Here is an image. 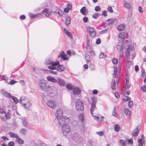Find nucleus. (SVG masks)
I'll return each mask as SVG.
<instances>
[{
    "instance_id": "nucleus-40",
    "label": "nucleus",
    "mask_w": 146,
    "mask_h": 146,
    "mask_svg": "<svg viewBox=\"0 0 146 146\" xmlns=\"http://www.w3.org/2000/svg\"><path fill=\"white\" fill-rule=\"evenodd\" d=\"M120 129V127L118 124L114 126V130L116 132H118Z\"/></svg>"
},
{
    "instance_id": "nucleus-4",
    "label": "nucleus",
    "mask_w": 146,
    "mask_h": 146,
    "mask_svg": "<svg viewBox=\"0 0 146 146\" xmlns=\"http://www.w3.org/2000/svg\"><path fill=\"white\" fill-rule=\"evenodd\" d=\"M58 121L59 125L62 127V126L67 125L70 122V119L66 116L61 117L60 119H57Z\"/></svg>"
},
{
    "instance_id": "nucleus-57",
    "label": "nucleus",
    "mask_w": 146,
    "mask_h": 146,
    "mask_svg": "<svg viewBox=\"0 0 146 146\" xmlns=\"http://www.w3.org/2000/svg\"><path fill=\"white\" fill-rule=\"evenodd\" d=\"M95 10L96 11H99L101 10V8L99 6H97L95 7Z\"/></svg>"
},
{
    "instance_id": "nucleus-58",
    "label": "nucleus",
    "mask_w": 146,
    "mask_h": 146,
    "mask_svg": "<svg viewBox=\"0 0 146 146\" xmlns=\"http://www.w3.org/2000/svg\"><path fill=\"white\" fill-rule=\"evenodd\" d=\"M118 60L117 59L114 58L112 60V62L113 63L115 64H117L118 63Z\"/></svg>"
},
{
    "instance_id": "nucleus-48",
    "label": "nucleus",
    "mask_w": 146,
    "mask_h": 146,
    "mask_svg": "<svg viewBox=\"0 0 146 146\" xmlns=\"http://www.w3.org/2000/svg\"><path fill=\"white\" fill-rule=\"evenodd\" d=\"M131 100V98L127 96H125V98L123 99V100L125 102L127 101H128L130 100Z\"/></svg>"
},
{
    "instance_id": "nucleus-20",
    "label": "nucleus",
    "mask_w": 146,
    "mask_h": 146,
    "mask_svg": "<svg viewBox=\"0 0 146 146\" xmlns=\"http://www.w3.org/2000/svg\"><path fill=\"white\" fill-rule=\"evenodd\" d=\"M45 63L47 65H54L56 64L55 62H53L51 59H46L45 61Z\"/></svg>"
},
{
    "instance_id": "nucleus-29",
    "label": "nucleus",
    "mask_w": 146,
    "mask_h": 146,
    "mask_svg": "<svg viewBox=\"0 0 146 146\" xmlns=\"http://www.w3.org/2000/svg\"><path fill=\"white\" fill-rule=\"evenodd\" d=\"M79 120L83 123L84 121V114L83 113H80L79 114L78 116Z\"/></svg>"
},
{
    "instance_id": "nucleus-6",
    "label": "nucleus",
    "mask_w": 146,
    "mask_h": 146,
    "mask_svg": "<svg viewBox=\"0 0 146 146\" xmlns=\"http://www.w3.org/2000/svg\"><path fill=\"white\" fill-rule=\"evenodd\" d=\"M62 131L63 135L66 136L71 130L70 127L68 124L62 126Z\"/></svg>"
},
{
    "instance_id": "nucleus-3",
    "label": "nucleus",
    "mask_w": 146,
    "mask_h": 146,
    "mask_svg": "<svg viewBox=\"0 0 146 146\" xmlns=\"http://www.w3.org/2000/svg\"><path fill=\"white\" fill-rule=\"evenodd\" d=\"M19 103L23 105L25 108H28L30 105V103L28 99L25 96H22L20 98Z\"/></svg>"
},
{
    "instance_id": "nucleus-52",
    "label": "nucleus",
    "mask_w": 146,
    "mask_h": 146,
    "mask_svg": "<svg viewBox=\"0 0 146 146\" xmlns=\"http://www.w3.org/2000/svg\"><path fill=\"white\" fill-rule=\"evenodd\" d=\"M89 39H87L86 41L87 46L86 49L88 50V49L89 48Z\"/></svg>"
},
{
    "instance_id": "nucleus-27",
    "label": "nucleus",
    "mask_w": 146,
    "mask_h": 146,
    "mask_svg": "<svg viewBox=\"0 0 146 146\" xmlns=\"http://www.w3.org/2000/svg\"><path fill=\"white\" fill-rule=\"evenodd\" d=\"M16 141L17 142L19 143L20 144H22L24 143V141L21 138H17L15 139Z\"/></svg>"
},
{
    "instance_id": "nucleus-8",
    "label": "nucleus",
    "mask_w": 146,
    "mask_h": 146,
    "mask_svg": "<svg viewBox=\"0 0 146 146\" xmlns=\"http://www.w3.org/2000/svg\"><path fill=\"white\" fill-rule=\"evenodd\" d=\"M72 139L76 143L80 142L82 140V138L77 133H75L72 134Z\"/></svg>"
},
{
    "instance_id": "nucleus-32",
    "label": "nucleus",
    "mask_w": 146,
    "mask_h": 146,
    "mask_svg": "<svg viewBox=\"0 0 146 146\" xmlns=\"http://www.w3.org/2000/svg\"><path fill=\"white\" fill-rule=\"evenodd\" d=\"M9 136L12 138H17L18 137V136L17 135H16L13 132H10L9 133Z\"/></svg>"
},
{
    "instance_id": "nucleus-15",
    "label": "nucleus",
    "mask_w": 146,
    "mask_h": 146,
    "mask_svg": "<svg viewBox=\"0 0 146 146\" xmlns=\"http://www.w3.org/2000/svg\"><path fill=\"white\" fill-rule=\"evenodd\" d=\"M1 93L3 95L7 98H10L11 97V94L5 90H2L1 91Z\"/></svg>"
},
{
    "instance_id": "nucleus-13",
    "label": "nucleus",
    "mask_w": 146,
    "mask_h": 146,
    "mask_svg": "<svg viewBox=\"0 0 146 146\" xmlns=\"http://www.w3.org/2000/svg\"><path fill=\"white\" fill-rule=\"evenodd\" d=\"M56 83H57L60 86H64L65 85V82L60 77L58 78L56 80Z\"/></svg>"
},
{
    "instance_id": "nucleus-22",
    "label": "nucleus",
    "mask_w": 146,
    "mask_h": 146,
    "mask_svg": "<svg viewBox=\"0 0 146 146\" xmlns=\"http://www.w3.org/2000/svg\"><path fill=\"white\" fill-rule=\"evenodd\" d=\"M80 92V90L79 88L78 87H75L73 91V92L74 94L78 95H79Z\"/></svg>"
},
{
    "instance_id": "nucleus-50",
    "label": "nucleus",
    "mask_w": 146,
    "mask_h": 146,
    "mask_svg": "<svg viewBox=\"0 0 146 146\" xmlns=\"http://www.w3.org/2000/svg\"><path fill=\"white\" fill-rule=\"evenodd\" d=\"M15 145V144L13 141H10L7 144L8 146H14Z\"/></svg>"
},
{
    "instance_id": "nucleus-54",
    "label": "nucleus",
    "mask_w": 146,
    "mask_h": 146,
    "mask_svg": "<svg viewBox=\"0 0 146 146\" xmlns=\"http://www.w3.org/2000/svg\"><path fill=\"white\" fill-rule=\"evenodd\" d=\"M107 11L106 10H104L102 14L101 15L104 16L105 17H106L107 16Z\"/></svg>"
},
{
    "instance_id": "nucleus-11",
    "label": "nucleus",
    "mask_w": 146,
    "mask_h": 146,
    "mask_svg": "<svg viewBox=\"0 0 146 146\" xmlns=\"http://www.w3.org/2000/svg\"><path fill=\"white\" fill-rule=\"evenodd\" d=\"M63 114V110L61 109H58L56 111L55 115L57 119H60L62 117Z\"/></svg>"
},
{
    "instance_id": "nucleus-51",
    "label": "nucleus",
    "mask_w": 146,
    "mask_h": 146,
    "mask_svg": "<svg viewBox=\"0 0 146 146\" xmlns=\"http://www.w3.org/2000/svg\"><path fill=\"white\" fill-rule=\"evenodd\" d=\"M107 10L108 11L111 13L113 12V10L111 6H109L107 8Z\"/></svg>"
},
{
    "instance_id": "nucleus-10",
    "label": "nucleus",
    "mask_w": 146,
    "mask_h": 146,
    "mask_svg": "<svg viewBox=\"0 0 146 146\" xmlns=\"http://www.w3.org/2000/svg\"><path fill=\"white\" fill-rule=\"evenodd\" d=\"M47 84V81L45 80H41L39 82V87L42 91H43L44 89H45V88H44L45 87Z\"/></svg>"
},
{
    "instance_id": "nucleus-21",
    "label": "nucleus",
    "mask_w": 146,
    "mask_h": 146,
    "mask_svg": "<svg viewBox=\"0 0 146 146\" xmlns=\"http://www.w3.org/2000/svg\"><path fill=\"white\" fill-rule=\"evenodd\" d=\"M123 44H121V45H118L117 46V48L118 51H120V52L123 53L124 51H123L124 48Z\"/></svg>"
},
{
    "instance_id": "nucleus-59",
    "label": "nucleus",
    "mask_w": 146,
    "mask_h": 146,
    "mask_svg": "<svg viewBox=\"0 0 146 146\" xmlns=\"http://www.w3.org/2000/svg\"><path fill=\"white\" fill-rule=\"evenodd\" d=\"M119 142L122 144V145H123V146H125V141L121 139L120 140Z\"/></svg>"
},
{
    "instance_id": "nucleus-64",
    "label": "nucleus",
    "mask_w": 146,
    "mask_h": 146,
    "mask_svg": "<svg viewBox=\"0 0 146 146\" xmlns=\"http://www.w3.org/2000/svg\"><path fill=\"white\" fill-rule=\"evenodd\" d=\"M141 90L144 92H146V87L145 86H143L141 87Z\"/></svg>"
},
{
    "instance_id": "nucleus-18",
    "label": "nucleus",
    "mask_w": 146,
    "mask_h": 146,
    "mask_svg": "<svg viewBox=\"0 0 146 146\" xmlns=\"http://www.w3.org/2000/svg\"><path fill=\"white\" fill-rule=\"evenodd\" d=\"M47 80L53 83H56V80L54 78L50 76H48L46 77Z\"/></svg>"
},
{
    "instance_id": "nucleus-30",
    "label": "nucleus",
    "mask_w": 146,
    "mask_h": 146,
    "mask_svg": "<svg viewBox=\"0 0 146 146\" xmlns=\"http://www.w3.org/2000/svg\"><path fill=\"white\" fill-rule=\"evenodd\" d=\"M71 19L69 17H66L65 21V24L67 25L68 26L70 23Z\"/></svg>"
},
{
    "instance_id": "nucleus-43",
    "label": "nucleus",
    "mask_w": 146,
    "mask_h": 146,
    "mask_svg": "<svg viewBox=\"0 0 146 146\" xmlns=\"http://www.w3.org/2000/svg\"><path fill=\"white\" fill-rule=\"evenodd\" d=\"M118 36L119 38L122 39H124L125 38L124 34L123 33L119 34L118 35Z\"/></svg>"
},
{
    "instance_id": "nucleus-1",
    "label": "nucleus",
    "mask_w": 146,
    "mask_h": 146,
    "mask_svg": "<svg viewBox=\"0 0 146 146\" xmlns=\"http://www.w3.org/2000/svg\"><path fill=\"white\" fill-rule=\"evenodd\" d=\"M43 91L46 92L48 95L51 97H53L55 95L56 90L52 86H51L47 84L46 85Z\"/></svg>"
},
{
    "instance_id": "nucleus-23",
    "label": "nucleus",
    "mask_w": 146,
    "mask_h": 146,
    "mask_svg": "<svg viewBox=\"0 0 146 146\" xmlns=\"http://www.w3.org/2000/svg\"><path fill=\"white\" fill-rule=\"evenodd\" d=\"M64 31L67 36L70 37L71 39L73 38L72 35L71 33L68 31L65 28L64 29Z\"/></svg>"
},
{
    "instance_id": "nucleus-33",
    "label": "nucleus",
    "mask_w": 146,
    "mask_h": 146,
    "mask_svg": "<svg viewBox=\"0 0 146 146\" xmlns=\"http://www.w3.org/2000/svg\"><path fill=\"white\" fill-rule=\"evenodd\" d=\"M10 110H8V111L7 113H5V114H4L5 116L6 117V118L7 119H10L11 117V114L10 113Z\"/></svg>"
},
{
    "instance_id": "nucleus-14",
    "label": "nucleus",
    "mask_w": 146,
    "mask_h": 146,
    "mask_svg": "<svg viewBox=\"0 0 146 146\" xmlns=\"http://www.w3.org/2000/svg\"><path fill=\"white\" fill-rule=\"evenodd\" d=\"M58 57H61L64 60H68V59L69 57L66 56V55L65 54V53L63 51H62L58 55Z\"/></svg>"
},
{
    "instance_id": "nucleus-45",
    "label": "nucleus",
    "mask_w": 146,
    "mask_h": 146,
    "mask_svg": "<svg viewBox=\"0 0 146 146\" xmlns=\"http://www.w3.org/2000/svg\"><path fill=\"white\" fill-rule=\"evenodd\" d=\"M127 61L126 64V66L127 68H129L132 65V62L129 60H127Z\"/></svg>"
},
{
    "instance_id": "nucleus-39",
    "label": "nucleus",
    "mask_w": 146,
    "mask_h": 146,
    "mask_svg": "<svg viewBox=\"0 0 146 146\" xmlns=\"http://www.w3.org/2000/svg\"><path fill=\"white\" fill-rule=\"evenodd\" d=\"M145 140L144 139H138V142L141 145H143L145 143Z\"/></svg>"
},
{
    "instance_id": "nucleus-9",
    "label": "nucleus",
    "mask_w": 146,
    "mask_h": 146,
    "mask_svg": "<svg viewBox=\"0 0 146 146\" xmlns=\"http://www.w3.org/2000/svg\"><path fill=\"white\" fill-rule=\"evenodd\" d=\"M46 105L50 108H55L56 106V104L54 101L49 100L46 102Z\"/></svg>"
},
{
    "instance_id": "nucleus-62",
    "label": "nucleus",
    "mask_w": 146,
    "mask_h": 146,
    "mask_svg": "<svg viewBox=\"0 0 146 146\" xmlns=\"http://www.w3.org/2000/svg\"><path fill=\"white\" fill-rule=\"evenodd\" d=\"M101 42V40L100 38H98L96 40V43L98 44H100Z\"/></svg>"
},
{
    "instance_id": "nucleus-46",
    "label": "nucleus",
    "mask_w": 146,
    "mask_h": 146,
    "mask_svg": "<svg viewBox=\"0 0 146 146\" xmlns=\"http://www.w3.org/2000/svg\"><path fill=\"white\" fill-rule=\"evenodd\" d=\"M89 34L91 36L94 37L96 36V32L95 30L92 32L90 33Z\"/></svg>"
},
{
    "instance_id": "nucleus-55",
    "label": "nucleus",
    "mask_w": 146,
    "mask_h": 146,
    "mask_svg": "<svg viewBox=\"0 0 146 146\" xmlns=\"http://www.w3.org/2000/svg\"><path fill=\"white\" fill-rule=\"evenodd\" d=\"M90 68L92 70H94L95 69V67L94 64H91L90 66Z\"/></svg>"
},
{
    "instance_id": "nucleus-35",
    "label": "nucleus",
    "mask_w": 146,
    "mask_h": 146,
    "mask_svg": "<svg viewBox=\"0 0 146 146\" xmlns=\"http://www.w3.org/2000/svg\"><path fill=\"white\" fill-rule=\"evenodd\" d=\"M125 25L123 24H121L117 27V29L120 31L123 30L124 29Z\"/></svg>"
},
{
    "instance_id": "nucleus-12",
    "label": "nucleus",
    "mask_w": 146,
    "mask_h": 146,
    "mask_svg": "<svg viewBox=\"0 0 146 146\" xmlns=\"http://www.w3.org/2000/svg\"><path fill=\"white\" fill-rule=\"evenodd\" d=\"M117 20L115 18L110 19L106 21V23L108 25L111 24L116 25L117 23Z\"/></svg>"
},
{
    "instance_id": "nucleus-41",
    "label": "nucleus",
    "mask_w": 146,
    "mask_h": 146,
    "mask_svg": "<svg viewBox=\"0 0 146 146\" xmlns=\"http://www.w3.org/2000/svg\"><path fill=\"white\" fill-rule=\"evenodd\" d=\"M87 31L89 32V33L95 30L93 28L89 27L87 28Z\"/></svg>"
},
{
    "instance_id": "nucleus-2",
    "label": "nucleus",
    "mask_w": 146,
    "mask_h": 146,
    "mask_svg": "<svg viewBox=\"0 0 146 146\" xmlns=\"http://www.w3.org/2000/svg\"><path fill=\"white\" fill-rule=\"evenodd\" d=\"M92 102L90 103L91 105V108L90 110L91 114L93 115V112L94 113L97 114L98 113V109L96 107V104L97 102V100L94 98H92Z\"/></svg>"
},
{
    "instance_id": "nucleus-7",
    "label": "nucleus",
    "mask_w": 146,
    "mask_h": 146,
    "mask_svg": "<svg viewBox=\"0 0 146 146\" xmlns=\"http://www.w3.org/2000/svg\"><path fill=\"white\" fill-rule=\"evenodd\" d=\"M124 48L125 50V56L127 58V60H129L130 51L133 50H134V48L131 46L128 45L126 47H125Z\"/></svg>"
},
{
    "instance_id": "nucleus-31",
    "label": "nucleus",
    "mask_w": 146,
    "mask_h": 146,
    "mask_svg": "<svg viewBox=\"0 0 146 146\" xmlns=\"http://www.w3.org/2000/svg\"><path fill=\"white\" fill-rule=\"evenodd\" d=\"M86 7H83L80 10L81 13L84 15H86L85 11H86Z\"/></svg>"
},
{
    "instance_id": "nucleus-5",
    "label": "nucleus",
    "mask_w": 146,
    "mask_h": 146,
    "mask_svg": "<svg viewBox=\"0 0 146 146\" xmlns=\"http://www.w3.org/2000/svg\"><path fill=\"white\" fill-rule=\"evenodd\" d=\"M76 109L78 111H82L84 109V104L82 101L80 99H78L75 102Z\"/></svg>"
},
{
    "instance_id": "nucleus-36",
    "label": "nucleus",
    "mask_w": 146,
    "mask_h": 146,
    "mask_svg": "<svg viewBox=\"0 0 146 146\" xmlns=\"http://www.w3.org/2000/svg\"><path fill=\"white\" fill-rule=\"evenodd\" d=\"M66 87L68 90H72L74 86L72 84H67L66 86Z\"/></svg>"
},
{
    "instance_id": "nucleus-63",
    "label": "nucleus",
    "mask_w": 146,
    "mask_h": 146,
    "mask_svg": "<svg viewBox=\"0 0 146 146\" xmlns=\"http://www.w3.org/2000/svg\"><path fill=\"white\" fill-rule=\"evenodd\" d=\"M128 143L131 145H132L133 144V139L131 138L130 139L128 140Z\"/></svg>"
},
{
    "instance_id": "nucleus-17",
    "label": "nucleus",
    "mask_w": 146,
    "mask_h": 146,
    "mask_svg": "<svg viewBox=\"0 0 146 146\" xmlns=\"http://www.w3.org/2000/svg\"><path fill=\"white\" fill-rule=\"evenodd\" d=\"M139 127L137 126L135 129L133 131L132 135L133 137H136L139 133V130L138 129Z\"/></svg>"
},
{
    "instance_id": "nucleus-28",
    "label": "nucleus",
    "mask_w": 146,
    "mask_h": 146,
    "mask_svg": "<svg viewBox=\"0 0 146 146\" xmlns=\"http://www.w3.org/2000/svg\"><path fill=\"white\" fill-rule=\"evenodd\" d=\"M124 113L127 115L130 116L131 115V112L130 110H129L128 109L125 108L124 109Z\"/></svg>"
},
{
    "instance_id": "nucleus-42",
    "label": "nucleus",
    "mask_w": 146,
    "mask_h": 146,
    "mask_svg": "<svg viewBox=\"0 0 146 146\" xmlns=\"http://www.w3.org/2000/svg\"><path fill=\"white\" fill-rule=\"evenodd\" d=\"M100 16V15L97 13H95L92 15V17L94 19H97Z\"/></svg>"
},
{
    "instance_id": "nucleus-16",
    "label": "nucleus",
    "mask_w": 146,
    "mask_h": 146,
    "mask_svg": "<svg viewBox=\"0 0 146 146\" xmlns=\"http://www.w3.org/2000/svg\"><path fill=\"white\" fill-rule=\"evenodd\" d=\"M65 69V67L63 65H60L59 64L58 65L57 68L56 70L58 72H62Z\"/></svg>"
},
{
    "instance_id": "nucleus-37",
    "label": "nucleus",
    "mask_w": 146,
    "mask_h": 146,
    "mask_svg": "<svg viewBox=\"0 0 146 146\" xmlns=\"http://www.w3.org/2000/svg\"><path fill=\"white\" fill-rule=\"evenodd\" d=\"M123 5L124 7L127 9H130L131 7L129 3H127L126 2H123Z\"/></svg>"
},
{
    "instance_id": "nucleus-34",
    "label": "nucleus",
    "mask_w": 146,
    "mask_h": 146,
    "mask_svg": "<svg viewBox=\"0 0 146 146\" xmlns=\"http://www.w3.org/2000/svg\"><path fill=\"white\" fill-rule=\"evenodd\" d=\"M27 131V130L25 128H22L20 131V132L22 135H25Z\"/></svg>"
},
{
    "instance_id": "nucleus-53",
    "label": "nucleus",
    "mask_w": 146,
    "mask_h": 146,
    "mask_svg": "<svg viewBox=\"0 0 146 146\" xmlns=\"http://www.w3.org/2000/svg\"><path fill=\"white\" fill-rule=\"evenodd\" d=\"M133 105V102L132 101H130L128 102V106L129 107L131 108Z\"/></svg>"
},
{
    "instance_id": "nucleus-25",
    "label": "nucleus",
    "mask_w": 146,
    "mask_h": 146,
    "mask_svg": "<svg viewBox=\"0 0 146 146\" xmlns=\"http://www.w3.org/2000/svg\"><path fill=\"white\" fill-rule=\"evenodd\" d=\"M29 15L31 19H34V18H35L36 17H39L41 15V13H38V14H33L31 13H29Z\"/></svg>"
},
{
    "instance_id": "nucleus-38",
    "label": "nucleus",
    "mask_w": 146,
    "mask_h": 146,
    "mask_svg": "<svg viewBox=\"0 0 146 146\" xmlns=\"http://www.w3.org/2000/svg\"><path fill=\"white\" fill-rule=\"evenodd\" d=\"M11 98H12L15 104H17L19 102V100L16 97L14 96H11Z\"/></svg>"
},
{
    "instance_id": "nucleus-56",
    "label": "nucleus",
    "mask_w": 146,
    "mask_h": 146,
    "mask_svg": "<svg viewBox=\"0 0 146 146\" xmlns=\"http://www.w3.org/2000/svg\"><path fill=\"white\" fill-rule=\"evenodd\" d=\"M106 56V55L104 54L103 53H101L99 57L100 58H105Z\"/></svg>"
},
{
    "instance_id": "nucleus-47",
    "label": "nucleus",
    "mask_w": 146,
    "mask_h": 146,
    "mask_svg": "<svg viewBox=\"0 0 146 146\" xmlns=\"http://www.w3.org/2000/svg\"><path fill=\"white\" fill-rule=\"evenodd\" d=\"M85 58L86 61L88 62H89L90 61V57L89 55L88 54H86L85 55Z\"/></svg>"
},
{
    "instance_id": "nucleus-24",
    "label": "nucleus",
    "mask_w": 146,
    "mask_h": 146,
    "mask_svg": "<svg viewBox=\"0 0 146 146\" xmlns=\"http://www.w3.org/2000/svg\"><path fill=\"white\" fill-rule=\"evenodd\" d=\"M22 121L23 125L25 127H27L28 126L27 119L26 118H23Z\"/></svg>"
},
{
    "instance_id": "nucleus-26",
    "label": "nucleus",
    "mask_w": 146,
    "mask_h": 146,
    "mask_svg": "<svg viewBox=\"0 0 146 146\" xmlns=\"http://www.w3.org/2000/svg\"><path fill=\"white\" fill-rule=\"evenodd\" d=\"M111 87L113 90H116V83L115 80L113 79L111 84Z\"/></svg>"
},
{
    "instance_id": "nucleus-49",
    "label": "nucleus",
    "mask_w": 146,
    "mask_h": 146,
    "mask_svg": "<svg viewBox=\"0 0 146 146\" xmlns=\"http://www.w3.org/2000/svg\"><path fill=\"white\" fill-rule=\"evenodd\" d=\"M89 53L92 56H94L95 55V52L91 48L90 49Z\"/></svg>"
},
{
    "instance_id": "nucleus-19",
    "label": "nucleus",
    "mask_w": 146,
    "mask_h": 146,
    "mask_svg": "<svg viewBox=\"0 0 146 146\" xmlns=\"http://www.w3.org/2000/svg\"><path fill=\"white\" fill-rule=\"evenodd\" d=\"M56 64L54 65L51 64L52 66H49L48 67V68L51 70H55L56 69V66L58 65L59 63L58 61H55Z\"/></svg>"
},
{
    "instance_id": "nucleus-60",
    "label": "nucleus",
    "mask_w": 146,
    "mask_h": 146,
    "mask_svg": "<svg viewBox=\"0 0 146 146\" xmlns=\"http://www.w3.org/2000/svg\"><path fill=\"white\" fill-rule=\"evenodd\" d=\"M67 8H68V9H70V10H71L72 8V4H68L67 5Z\"/></svg>"
},
{
    "instance_id": "nucleus-44",
    "label": "nucleus",
    "mask_w": 146,
    "mask_h": 146,
    "mask_svg": "<svg viewBox=\"0 0 146 146\" xmlns=\"http://www.w3.org/2000/svg\"><path fill=\"white\" fill-rule=\"evenodd\" d=\"M57 11V13L61 17H62V16L63 15V13H64V12L62 11L59 9H58V11Z\"/></svg>"
},
{
    "instance_id": "nucleus-61",
    "label": "nucleus",
    "mask_w": 146,
    "mask_h": 146,
    "mask_svg": "<svg viewBox=\"0 0 146 146\" xmlns=\"http://www.w3.org/2000/svg\"><path fill=\"white\" fill-rule=\"evenodd\" d=\"M17 82L15 81L12 80L9 82V84L11 85H13L16 83Z\"/></svg>"
}]
</instances>
